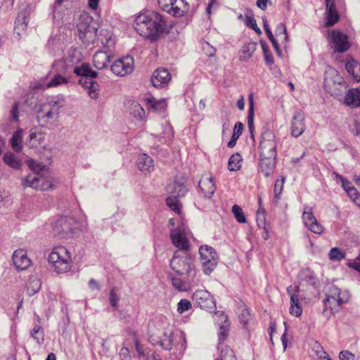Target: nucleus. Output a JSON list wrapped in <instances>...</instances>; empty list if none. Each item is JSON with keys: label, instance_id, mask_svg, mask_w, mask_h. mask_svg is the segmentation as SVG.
<instances>
[{"label": "nucleus", "instance_id": "obj_1", "mask_svg": "<svg viewBox=\"0 0 360 360\" xmlns=\"http://www.w3.org/2000/svg\"><path fill=\"white\" fill-rule=\"evenodd\" d=\"M133 27L136 32L150 41H157L169 31L165 17L155 11H143L134 15Z\"/></svg>", "mask_w": 360, "mask_h": 360}, {"label": "nucleus", "instance_id": "obj_2", "mask_svg": "<svg viewBox=\"0 0 360 360\" xmlns=\"http://www.w3.org/2000/svg\"><path fill=\"white\" fill-rule=\"evenodd\" d=\"M148 340L154 346L165 350H174V354H182L186 349V340L182 333L174 334L168 328H156L150 332Z\"/></svg>", "mask_w": 360, "mask_h": 360}, {"label": "nucleus", "instance_id": "obj_3", "mask_svg": "<svg viewBox=\"0 0 360 360\" xmlns=\"http://www.w3.org/2000/svg\"><path fill=\"white\" fill-rule=\"evenodd\" d=\"M47 260L51 269L57 274L70 271L73 265L72 253L63 245L54 246Z\"/></svg>", "mask_w": 360, "mask_h": 360}, {"label": "nucleus", "instance_id": "obj_4", "mask_svg": "<svg viewBox=\"0 0 360 360\" xmlns=\"http://www.w3.org/2000/svg\"><path fill=\"white\" fill-rule=\"evenodd\" d=\"M170 266L177 275H186L188 279L191 281H200L193 259L186 252L180 255L179 252H176L170 261Z\"/></svg>", "mask_w": 360, "mask_h": 360}, {"label": "nucleus", "instance_id": "obj_5", "mask_svg": "<svg viewBox=\"0 0 360 360\" xmlns=\"http://www.w3.org/2000/svg\"><path fill=\"white\" fill-rule=\"evenodd\" d=\"M349 297L350 295L348 291L341 290L333 285H329L326 299L323 300L324 311L330 310L333 314L338 312L342 304L347 303Z\"/></svg>", "mask_w": 360, "mask_h": 360}, {"label": "nucleus", "instance_id": "obj_6", "mask_svg": "<svg viewBox=\"0 0 360 360\" xmlns=\"http://www.w3.org/2000/svg\"><path fill=\"white\" fill-rule=\"evenodd\" d=\"M63 105L58 101L43 104L37 112V119L41 127H46L56 121Z\"/></svg>", "mask_w": 360, "mask_h": 360}, {"label": "nucleus", "instance_id": "obj_7", "mask_svg": "<svg viewBox=\"0 0 360 360\" xmlns=\"http://www.w3.org/2000/svg\"><path fill=\"white\" fill-rule=\"evenodd\" d=\"M277 142L275 134L270 130H264L260 136L259 155L277 156Z\"/></svg>", "mask_w": 360, "mask_h": 360}, {"label": "nucleus", "instance_id": "obj_8", "mask_svg": "<svg viewBox=\"0 0 360 360\" xmlns=\"http://www.w3.org/2000/svg\"><path fill=\"white\" fill-rule=\"evenodd\" d=\"M160 8L167 13L176 16H183L189 8L185 0H158Z\"/></svg>", "mask_w": 360, "mask_h": 360}, {"label": "nucleus", "instance_id": "obj_9", "mask_svg": "<svg viewBox=\"0 0 360 360\" xmlns=\"http://www.w3.org/2000/svg\"><path fill=\"white\" fill-rule=\"evenodd\" d=\"M113 74L119 77H124L131 74L134 69V58L127 56L115 60L110 66Z\"/></svg>", "mask_w": 360, "mask_h": 360}, {"label": "nucleus", "instance_id": "obj_10", "mask_svg": "<svg viewBox=\"0 0 360 360\" xmlns=\"http://www.w3.org/2000/svg\"><path fill=\"white\" fill-rule=\"evenodd\" d=\"M330 38V47L335 53H345L351 46L348 36L338 30H333Z\"/></svg>", "mask_w": 360, "mask_h": 360}, {"label": "nucleus", "instance_id": "obj_11", "mask_svg": "<svg viewBox=\"0 0 360 360\" xmlns=\"http://www.w3.org/2000/svg\"><path fill=\"white\" fill-rule=\"evenodd\" d=\"M170 237L173 245L179 250L186 252L190 248V243L187 238V231L182 224L171 231Z\"/></svg>", "mask_w": 360, "mask_h": 360}, {"label": "nucleus", "instance_id": "obj_12", "mask_svg": "<svg viewBox=\"0 0 360 360\" xmlns=\"http://www.w3.org/2000/svg\"><path fill=\"white\" fill-rule=\"evenodd\" d=\"M192 300L195 304L202 309L211 311L215 309L216 304L214 300L207 290H195L193 294Z\"/></svg>", "mask_w": 360, "mask_h": 360}, {"label": "nucleus", "instance_id": "obj_13", "mask_svg": "<svg viewBox=\"0 0 360 360\" xmlns=\"http://www.w3.org/2000/svg\"><path fill=\"white\" fill-rule=\"evenodd\" d=\"M302 219L304 226L312 233L318 235L323 233L324 227L318 221L311 207H304Z\"/></svg>", "mask_w": 360, "mask_h": 360}, {"label": "nucleus", "instance_id": "obj_14", "mask_svg": "<svg viewBox=\"0 0 360 360\" xmlns=\"http://www.w3.org/2000/svg\"><path fill=\"white\" fill-rule=\"evenodd\" d=\"M75 220L70 217L61 216L57 219L53 225V230L56 235L65 237V235L72 233Z\"/></svg>", "mask_w": 360, "mask_h": 360}, {"label": "nucleus", "instance_id": "obj_15", "mask_svg": "<svg viewBox=\"0 0 360 360\" xmlns=\"http://www.w3.org/2000/svg\"><path fill=\"white\" fill-rule=\"evenodd\" d=\"M304 129V115L300 110L295 111L291 121V135L296 138L299 137Z\"/></svg>", "mask_w": 360, "mask_h": 360}, {"label": "nucleus", "instance_id": "obj_16", "mask_svg": "<svg viewBox=\"0 0 360 360\" xmlns=\"http://www.w3.org/2000/svg\"><path fill=\"white\" fill-rule=\"evenodd\" d=\"M13 262L18 270H25L32 264V260L27 257L24 249H18L13 252Z\"/></svg>", "mask_w": 360, "mask_h": 360}, {"label": "nucleus", "instance_id": "obj_17", "mask_svg": "<svg viewBox=\"0 0 360 360\" xmlns=\"http://www.w3.org/2000/svg\"><path fill=\"white\" fill-rule=\"evenodd\" d=\"M135 347L141 360H162L161 355L153 348L143 347L137 340H135Z\"/></svg>", "mask_w": 360, "mask_h": 360}, {"label": "nucleus", "instance_id": "obj_18", "mask_svg": "<svg viewBox=\"0 0 360 360\" xmlns=\"http://www.w3.org/2000/svg\"><path fill=\"white\" fill-rule=\"evenodd\" d=\"M171 79V75L167 69L158 68L154 71L151 82L155 87H162L167 84Z\"/></svg>", "mask_w": 360, "mask_h": 360}, {"label": "nucleus", "instance_id": "obj_19", "mask_svg": "<svg viewBox=\"0 0 360 360\" xmlns=\"http://www.w3.org/2000/svg\"><path fill=\"white\" fill-rule=\"evenodd\" d=\"M259 169L266 177L271 175L276 167V156L259 155Z\"/></svg>", "mask_w": 360, "mask_h": 360}, {"label": "nucleus", "instance_id": "obj_20", "mask_svg": "<svg viewBox=\"0 0 360 360\" xmlns=\"http://www.w3.org/2000/svg\"><path fill=\"white\" fill-rule=\"evenodd\" d=\"M199 188L205 198H210L216 190L212 177L202 176L199 181Z\"/></svg>", "mask_w": 360, "mask_h": 360}, {"label": "nucleus", "instance_id": "obj_21", "mask_svg": "<svg viewBox=\"0 0 360 360\" xmlns=\"http://www.w3.org/2000/svg\"><path fill=\"white\" fill-rule=\"evenodd\" d=\"M112 57L107 51H98L93 57L94 65L98 70H103L108 68Z\"/></svg>", "mask_w": 360, "mask_h": 360}, {"label": "nucleus", "instance_id": "obj_22", "mask_svg": "<svg viewBox=\"0 0 360 360\" xmlns=\"http://www.w3.org/2000/svg\"><path fill=\"white\" fill-rule=\"evenodd\" d=\"M170 276L173 286L178 290L185 291L190 286L198 285L200 281H191L186 275Z\"/></svg>", "mask_w": 360, "mask_h": 360}, {"label": "nucleus", "instance_id": "obj_23", "mask_svg": "<svg viewBox=\"0 0 360 360\" xmlns=\"http://www.w3.org/2000/svg\"><path fill=\"white\" fill-rule=\"evenodd\" d=\"M167 192L175 197H184L188 192V188L184 181H173L166 187Z\"/></svg>", "mask_w": 360, "mask_h": 360}, {"label": "nucleus", "instance_id": "obj_24", "mask_svg": "<svg viewBox=\"0 0 360 360\" xmlns=\"http://www.w3.org/2000/svg\"><path fill=\"white\" fill-rule=\"evenodd\" d=\"M326 6V25L331 27L339 20V15L335 8V0H325Z\"/></svg>", "mask_w": 360, "mask_h": 360}, {"label": "nucleus", "instance_id": "obj_25", "mask_svg": "<svg viewBox=\"0 0 360 360\" xmlns=\"http://www.w3.org/2000/svg\"><path fill=\"white\" fill-rule=\"evenodd\" d=\"M344 103L346 105L355 108L360 106V90L359 89H349L345 96Z\"/></svg>", "mask_w": 360, "mask_h": 360}, {"label": "nucleus", "instance_id": "obj_26", "mask_svg": "<svg viewBox=\"0 0 360 360\" xmlns=\"http://www.w3.org/2000/svg\"><path fill=\"white\" fill-rule=\"evenodd\" d=\"M95 22L93 19L87 15H81L77 24V30L79 38L82 37V35L89 32L91 27H96L94 25Z\"/></svg>", "mask_w": 360, "mask_h": 360}, {"label": "nucleus", "instance_id": "obj_27", "mask_svg": "<svg viewBox=\"0 0 360 360\" xmlns=\"http://www.w3.org/2000/svg\"><path fill=\"white\" fill-rule=\"evenodd\" d=\"M345 68L348 73L352 76L356 82H360V63L352 57L346 58Z\"/></svg>", "mask_w": 360, "mask_h": 360}, {"label": "nucleus", "instance_id": "obj_28", "mask_svg": "<svg viewBox=\"0 0 360 360\" xmlns=\"http://www.w3.org/2000/svg\"><path fill=\"white\" fill-rule=\"evenodd\" d=\"M139 169L143 172H151L154 169L153 160L146 154L139 155L137 160Z\"/></svg>", "mask_w": 360, "mask_h": 360}, {"label": "nucleus", "instance_id": "obj_29", "mask_svg": "<svg viewBox=\"0 0 360 360\" xmlns=\"http://www.w3.org/2000/svg\"><path fill=\"white\" fill-rule=\"evenodd\" d=\"M300 286L309 285L315 288L318 281L314 274L309 269L303 270L300 275Z\"/></svg>", "mask_w": 360, "mask_h": 360}, {"label": "nucleus", "instance_id": "obj_30", "mask_svg": "<svg viewBox=\"0 0 360 360\" xmlns=\"http://www.w3.org/2000/svg\"><path fill=\"white\" fill-rule=\"evenodd\" d=\"M99 39L108 52H110L115 46V41L112 38V33L106 30H101L100 32Z\"/></svg>", "mask_w": 360, "mask_h": 360}, {"label": "nucleus", "instance_id": "obj_31", "mask_svg": "<svg viewBox=\"0 0 360 360\" xmlns=\"http://www.w3.org/2000/svg\"><path fill=\"white\" fill-rule=\"evenodd\" d=\"M74 73L77 76H83L85 78L93 79L98 76L97 72L93 70L89 64H82L74 68Z\"/></svg>", "mask_w": 360, "mask_h": 360}, {"label": "nucleus", "instance_id": "obj_32", "mask_svg": "<svg viewBox=\"0 0 360 360\" xmlns=\"http://www.w3.org/2000/svg\"><path fill=\"white\" fill-rule=\"evenodd\" d=\"M83 82V86H85L88 89L89 96L93 98L96 99L98 96V84L92 80V79L84 78L80 80V83Z\"/></svg>", "mask_w": 360, "mask_h": 360}, {"label": "nucleus", "instance_id": "obj_33", "mask_svg": "<svg viewBox=\"0 0 360 360\" xmlns=\"http://www.w3.org/2000/svg\"><path fill=\"white\" fill-rule=\"evenodd\" d=\"M222 319H224L223 323L220 326L219 331L218 333L219 345H223L225 340L229 336L230 324L228 321V316L224 314H221Z\"/></svg>", "mask_w": 360, "mask_h": 360}, {"label": "nucleus", "instance_id": "obj_34", "mask_svg": "<svg viewBox=\"0 0 360 360\" xmlns=\"http://www.w3.org/2000/svg\"><path fill=\"white\" fill-rule=\"evenodd\" d=\"M28 19L25 14L18 15L15 21L14 33L20 36L27 30Z\"/></svg>", "mask_w": 360, "mask_h": 360}, {"label": "nucleus", "instance_id": "obj_35", "mask_svg": "<svg viewBox=\"0 0 360 360\" xmlns=\"http://www.w3.org/2000/svg\"><path fill=\"white\" fill-rule=\"evenodd\" d=\"M43 180V177L39 174H30L22 181V185L25 187H30L37 189L39 186V183Z\"/></svg>", "mask_w": 360, "mask_h": 360}, {"label": "nucleus", "instance_id": "obj_36", "mask_svg": "<svg viewBox=\"0 0 360 360\" xmlns=\"http://www.w3.org/2000/svg\"><path fill=\"white\" fill-rule=\"evenodd\" d=\"M69 82V78L61 75L59 73L54 76L45 84L46 88L57 87Z\"/></svg>", "mask_w": 360, "mask_h": 360}, {"label": "nucleus", "instance_id": "obj_37", "mask_svg": "<svg viewBox=\"0 0 360 360\" xmlns=\"http://www.w3.org/2000/svg\"><path fill=\"white\" fill-rule=\"evenodd\" d=\"M22 131L21 129H18L12 136L11 139V145L12 148L17 153L22 150Z\"/></svg>", "mask_w": 360, "mask_h": 360}, {"label": "nucleus", "instance_id": "obj_38", "mask_svg": "<svg viewBox=\"0 0 360 360\" xmlns=\"http://www.w3.org/2000/svg\"><path fill=\"white\" fill-rule=\"evenodd\" d=\"M257 43L256 42H248L243 45L241 50V60H247L250 58L253 53L257 49Z\"/></svg>", "mask_w": 360, "mask_h": 360}, {"label": "nucleus", "instance_id": "obj_39", "mask_svg": "<svg viewBox=\"0 0 360 360\" xmlns=\"http://www.w3.org/2000/svg\"><path fill=\"white\" fill-rule=\"evenodd\" d=\"M249 110L248 115V125L250 131H254V96L252 93L248 95Z\"/></svg>", "mask_w": 360, "mask_h": 360}, {"label": "nucleus", "instance_id": "obj_40", "mask_svg": "<svg viewBox=\"0 0 360 360\" xmlns=\"http://www.w3.org/2000/svg\"><path fill=\"white\" fill-rule=\"evenodd\" d=\"M3 159L6 165L13 169H19L22 166L21 161L11 153L5 154Z\"/></svg>", "mask_w": 360, "mask_h": 360}, {"label": "nucleus", "instance_id": "obj_41", "mask_svg": "<svg viewBox=\"0 0 360 360\" xmlns=\"http://www.w3.org/2000/svg\"><path fill=\"white\" fill-rule=\"evenodd\" d=\"M290 313L297 317L300 316L302 313V308L297 295L291 296Z\"/></svg>", "mask_w": 360, "mask_h": 360}, {"label": "nucleus", "instance_id": "obj_42", "mask_svg": "<svg viewBox=\"0 0 360 360\" xmlns=\"http://www.w3.org/2000/svg\"><path fill=\"white\" fill-rule=\"evenodd\" d=\"M241 161L242 158L241 155L236 153L233 154L229 160L228 167L230 171L235 172L238 171L241 167Z\"/></svg>", "mask_w": 360, "mask_h": 360}, {"label": "nucleus", "instance_id": "obj_43", "mask_svg": "<svg viewBox=\"0 0 360 360\" xmlns=\"http://www.w3.org/2000/svg\"><path fill=\"white\" fill-rule=\"evenodd\" d=\"M202 268L206 275H210L217 265V259L211 257L207 260L202 261Z\"/></svg>", "mask_w": 360, "mask_h": 360}, {"label": "nucleus", "instance_id": "obj_44", "mask_svg": "<svg viewBox=\"0 0 360 360\" xmlns=\"http://www.w3.org/2000/svg\"><path fill=\"white\" fill-rule=\"evenodd\" d=\"M199 253L201 261L207 260L211 257L217 258L216 252L211 247L207 245L200 246L199 248Z\"/></svg>", "mask_w": 360, "mask_h": 360}, {"label": "nucleus", "instance_id": "obj_45", "mask_svg": "<svg viewBox=\"0 0 360 360\" xmlns=\"http://www.w3.org/2000/svg\"><path fill=\"white\" fill-rule=\"evenodd\" d=\"M312 352L314 353V355L318 359H327L328 360H332L318 342H315L314 343L312 346Z\"/></svg>", "mask_w": 360, "mask_h": 360}, {"label": "nucleus", "instance_id": "obj_46", "mask_svg": "<svg viewBox=\"0 0 360 360\" xmlns=\"http://www.w3.org/2000/svg\"><path fill=\"white\" fill-rule=\"evenodd\" d=\"M97 37V27H91L89 32H86L85 34L82 35L79 39L83 43L86 44H94Z\"/></svg>", "mask_w": 360, "mask_h": 360}, {"label": "nucleus", "instance_id": "obj_47", "mask_svg": "<svg viewBox=\"0 0 360 360\" xmlns=\"http://www.w3.org/2000/svg\"><path fill=\"white\" fill-rule=\"evenodd\" d=\"M30 335L37 341L38 344H42L44 341V332L42 328L39 325H35L32 328Z\"/></svg>", "mask_w": 360, "mask_h": 360}, {"label": "nucleus", "instance_id": "obj_48", "mask_svg": "<svg viewBox=\"0 0 360 360\" xmlns=\"http://www.w3.org/2000/svg\"><path fill=\"white\" fill-rule=\"evenodd\" d=\"M345 257V252L338 248H333L328 252V257L331 261H341Z\"/></svg>", "mask_w": 360, "mask_h": 360}, {"label": "nucleus", "instance_id": "obj_49", "mask_svg": "<svg viewBox=\"0 0 360 360\" xmlns=\"http://www.w3.org/2000/svg\"><path fill=\"white\" fill-rule=\"evenodd\" d=\"M285 183V177L282 176L281 179H277L274 184V199L278 202L281 200V195L283 191V185Z\"/></svg>", "mask_w": 360, "mask_h": 360}, {"label": "nucleus", "instance_id": "obj_50", "mask_svg": "<svg viewBox=\"0 0 360 360\" xmlns=\"http://www.w3.org/2000/svg\"><path fill=\"white\" fill-rule=\"evenodd\" d=\"M219 349H221V359H219V360H226L227 359H230V360H232V359H235V355L233 349L229 347V346H224L223 345H219Z\"/></svg>", "mask_w": 360, "mask_h": 360}, {"label": "nucleus", "instance_id": "obj_51", "mask_svg": "<svg viewBox=\"0 0 360 360\" xmlns=\"http://www.w3.org/2000/svg\"><path fill=\"white\" fill-rule=\"evenodd\" d=\"M179 197L170 195L166 199L167 205L176 213H180V204L178 200Z\"/></svg>", "mask_w": 360, "mask_h": 360}, {"label": "nucleus", "instance_id": "obj_52", "mask_svg": "<svg viewBox=\"0 0 360 360\" xmlns=\"http://www.w3.org/2000/svg\"><path fill=\"white\" fill-rule=\"evenodd\" d=\"M27 165L30 169L34 172L33 174H39V172L45 171L47 167L44 165H42L40 162L34 161L33 160H30L27 161Z\"/></svg>", "mask_w": 360, "mask_h": 360}, {"label": "nucleus", "instance_id": "obj_53", "mask_svg": "<svg viewBox=\"0 0 360 360\" xmlns=\"http://www.w3.org/2000/svg\"><path fill=\"white\" fill-rule=\"evenodd\" d=\"M232 212L233 213V215L239 223H245L246 222V218L245 217V214L243 212V210L241 207L237 205H234L232 207Z\"/></svg>", "mask_w": 360, "mask_h": 360}, {"label": "nucleus", "instance_id": "obj_54", "mask_svg": "<svg viewBox=\"0 0 360 360\" xmlns=\"http://www.w3.org/2000/svg\"><path fill=\"white\" fill-rule=\"evenodd\" d=\"M261 46L263 51L265 62L268 65H271L274 63V58L264 41H261Z\"/></svg>", "mask_w": 360, "mask_h": 360}, {"label": "nucleus", "instance_id": "obj_55", "mask_svg": "<svg viewBox=\"0 0 360 360\" xmlns=\"http://www.w3.org/2000/svg\"><path fill=\"white\" fill-rule=\"evenodd\" d=\"M192 307L191 302L187 299H181L177 304V311L179 314H183L185 311L191 309Z\"/></svg>", "mask_w": 360, "mask_h": 360}, {"label": "nucleus", "instance_id": "obj_56", "mask_svg": "<svg viewBox=\"0 0 360 360\" xmlns=\"http://www.w3.org/2000/svg\"><path fill=\"white\" fill-rule=\"evenodd\" d=\"M117 290H118L117 288L114 287L110 290V295H109V300H110V304L112 305V307H114L115 309L117 307L118 302L120 300V297L117 295Z\"/></svg>", "mask_w": 360, "mask_h": 360}, {"label": "nucleus", "instance_id": "obj_57", "mask_svg": "<svg viewBox=\"0 0 360 360\" xmlns=\"http://www.w3.org/2000/svg\"><path fill=\"white\" fill-rule=\"evenodd\" d=\"M347 195L358 207H360V193L356 188H351L348 191Z\"/></svg>", "mask_w": 360, "mask_h": 360}, {"label": "nucleus", "instance_id": "obj_58", "mask_svg": "<svg viewBox=\"0 0 360 360\" xmlns=\"http://www.w3.org/2000/svg\"><path fill=\"white\" fill-rule=\"evenodd\" d=\"M30 143L32 147L37 146V144H40L42 139V135L39 132H31L30 134Z\"/></svg>", "mask_w": 360, "mask_h": 360}, {"label": "nucleus", "instance_id": "obj_59", "mask_svg": "<svg viewBox=\"0 0 360 360\" xmlns=\"http://www.w3.org/2000/svg\"><path fill=\"white\" fill-rule=\"evenodd\" d=\"M133 115L134 117L142 120L145 116V110L139 104L133 106Z\"/></svg>", "mask_w": 360, "mask_h": 360}, {"label": "nucleus", "instance_id": "obj_60", "mask_svg": "<svg viewBox=\"0 0 360 360\" xmlns=\"http://www.w3.org/2000/svg\"><path fill=\"white\" fill-rule=\"evenodd\" d=\"M275 32H276V34L278 37L280 36V35H283L284 39L285 41L288 40V36L287 30H286V27H285V25L283 23H279L277 25L276 29L275 30Z\"/></svg>", "mask_w": 360, "mask_h": 360}, {"label": "nucleus", "instance_id": "obj_61", "mask_svg": "<svg viewBox=\"0 0 360 360\" xmlns=\"http://www.w3.org/2000/svg\"><path fill=\"white\" fill-rule=\"evenodd\" d=\"M246 22L247 25L254 30L257 33H261V30L257 27V22L252 16H247Z\"/></svg>", "mask_w": 360, "mask_h": 360}, {"label": "nucleus", "instance_id": "obj_62", "mask_svg": "<svg viewBox=\"0 0 360 360\" xmlns=\"http://www.w3.org/2000/svg\"><path fill=\"white\" fill-rule=\"evenodd\" d=\"M339 357L340 360H356L355 355L347 350L340 352Z\"/></svg>", "mask_w": 360, "mask_h": 360}, {"label": "nucleus", "instance_id": "obj_63", "mask_svg": "<svg viewBox=\"0 0 360 360\" xmlns=\"http://www.w3.org/2000/svg\"><path fill=\"white\" fill-rule=\"evenodd\" d=\"M150 103L151 104V105L155 108V109H158L159 108V106L161 108H165V106H166V101L165 100L162 99V100H160V101H158L156 100L155 98H152L150 101H149Z\"/></svg>", "mask_w": 360, "mask_h": 360}, {"label": "nucleus", "instance_id": "obj_64", "mask_svg": "<svg viewBox=\"0 0 360 360\" xmlns=\"http://www.w3.org/2000/svg\"><path fill=\"white\" fill-rule=\"evenodd\" d=\"M53 188V184L51 181H48V180H46L44 177H43V180L41 181V182L39 183V186L38 188V190H41V191H47L50 188Z\"/></svg>", "mask_w": 360, "mask_h": 360}]
</instances>
